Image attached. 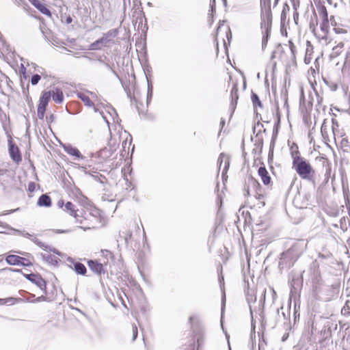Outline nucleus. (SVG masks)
Listing matches in <instances>:
<instances>
[{
	"instance_id": "obj_50",
	"label": "nucleus",
	"mask_w": 350,
	"mask_h": 350,
	"mask_svg": "<svg viewBox=\"0 0 350 350\" xmlns=\"http://www.w3.org/2000/svg\"><path fill=\"white\" fill-rule=\"evenodd\" d=\"M132 332H133L132 340L134 341L137 338V334H138V329H137V327L136 326V325H132Z\"/></svg>"
},
{
	"instance_id": "obj_47",
	"label": "nucleus",
	"mask_w": 350,
	"mask_h": 350,
	"mask_svg": "<svg viewBox=\"0 0 350 350\" xmlns=\"http://www.w3.org/2000/svg\"><path fill=\"white\" fill-rule=\"evenodd\" d=\"M343 67L350 68V51H348L346 53V57H345Z\"/></svg>"
},
{
	"instance_id": "obj_60",
	"label": "nucleus",
	"mask_w": 350,
	"mask_h": 350,
	"mask_svg": "<svg viewBox=\"0 0 350 350\" xmlns=\"http://www.w3.org/2000/svg\"><path fill=\"white\" fill-rule=\"evenodd\" d=\"M318 256H319V258H329L332 256V254L327 253V254H323L319 253Z\"/></svg>"
},
{
	"instance_id": "obj_43",
	"label": "nucleus",
	"mask_w": 350,
	"mask_h": 350,
	"mask_svg": "<svg viewBox=\"0 0 350 350\" xmlns=\"http://www.w3.org/2000/svg\"><path fill=\"white\" fill-rule=\"evenodd\" d=\"M41 77L38 74H35L31 76V83L32 85H36L38 83L39 81L40 80Z\"/></svg>"
},
{
	"instance_id": "obj_44",
	"label": "nucleus",
	"mask_w": 350,
	"mask_h": 350,
	"mask_svg": "<svg viewBox=\"0 0 350 350\" xmlns=\"http://www.w3.org/2000/svg\"><path fill=\"white\" fill-rule=\"evenodd\" d=\"M101 252L103 254V256H105L107 258V260H108L109 258V259H113V254L110 251H109V250H102ZM107 262H108V260L104 261V263L107 264Z\"/></svg>"
},
{
	"instance_id": "obj_25",
	"label": "nucleus",
	"mask_w": 350,
	"mask_h": 350,
	"mask_svg": "<svg viewBox=\"0 0 350 350\" xmlns=\"http://www.w3.org/2000/svg\"><path fill=\"white\" fill-rule=\"evenodd\" d=\"M343 47L344 43L342 42H340L336 46H334L329 55V59L332 60L338 57L341 54Z\"/></svg>"
},
{
	"instance_id": "obj_54",
	"label": "nucleus",
	"mask_w": 350,
	"mask_h": 350,
	"mask_svg": "<svg viewBox=\"0 0 350 350\" xmlns=\"http://www.w3.org/2000/svg\"><path fill=\"white\" fill-rule=\"evenodd\" d=\"M14 300L13 298L10 297L8 299H1L0 298V305H5L9 302H12L13 304L12 301Z\"/></svg>"
},
{
	"instance_id": "obj_52",
	"label": "nucleus",
	"mask_w": 350,
	"mask_h": 350,
	"mask_svg": "<svg viewBox=\"0 0 350 350\" xmlns=\"http://www.w3.org/2000/svg\"><path fill=\"white\" fill-rule=\"evenodd\" d=\"M265 295H266V290L264 289L261 293V297L260 298V304H262V307L264 306L265 301Z\"/></svg>"
},
{
	"instance_id": "obj_46",
	"label": "nucleus",
	"mask_w": 350,
	"mask_h": 350,
	"mask_svg": "<svg viewBox=\"0 0 350 350\" xmlns=\"http://www.w3.org/2000/svg\"><path fill=\"white\" fill-rule=\"evenodd\" d=\"M334 31L337 34H345L347 33V30L343 29L342 27L337 25L333 28Z\"/></svg>"
},
{
	"instance_id": "obj_13",
	"label": "nucleus",
	"mask_w": 350,
	"mask_h": 350,
	"mask_svg": "<svg viewBox=\"0 0 350 350\" xmlns=\"http://www.w3.org/2000/svg\"><path fill=\"white\" fill-rule=\"evenodd\" d=\"M272 22L270 21H261L260 22V27L262 29H264L262 31V48L264 49L267 44L269 38L271 33V28Z\"/></svg>"
},
{
	"instance_id": "obj_14",
	"label": "nucleus",
	"mask_w": 350,
	"mask_h": 350,
	"mask_svg": "<svg viewBox=\"0 0 350 350\" xmlns=\"http://www.w3.org/2000/svg\"><path fill=\"white\" fill-rule=\"evenodd\" d=\"M67 260L72 264V266L70 265V267L77 274L85 275L86 273L87 269L83 263L75 261L71 257H68Z\"/></svg>"
},
{
	"instance_id": "obj_11",
	"label": "nucleus",
	"mask_w": 350,
	"mask_h": 350,
	"mask_svg": "<svg viewBox=\"0 0 350 350\" xmlns=\"http://www.w3.org/2000/svg\"><path fill=\"white\" fill-rule=\"evenodd\" d=\"M271 0H260L261 21L272 22Z\"/></svg>"
},
{
	"instance_id": "obj_34",
	"label": "nucleus",
	"mask_w": 350,
	"mask_h": 350,
	"mask_svg": "<svg viewBox=\"0 0 350 350\" xmlns=\"http://www.w3.org/2000/svg\"><path fill=\"white\" fill-rule=\"evenodd\" d=\"M277 313H278L279 318L282 315L284 320H285V321L289 320V318H290L289 308H286V311H284V308L282 306L280 308L277 309Z\"/></svg>"
},
{
	"instance_id": "obj_63",
	"label": "nucleus",
	"mask_w": 350,
	"mask_h": 350,
	"mask_svg": "<svg viewBox=\"0 0 350 350\" xmlns=\"http://www.w3.org/2000/svg\"><path fill=\"white\" fill-rule=\"evenodd\" d=\"M289 46H290V49H291V51L293 54L295 53V46L294 45V44L292 42H289Z\"/></svg>"
},
{
	"instance_id": "obj_2",
	"label": "nucleus",
	"mask_w": 350,
	"mask_h": 350,
	"mask_svg": "<svg viewBox=\"0 0 350 350\" xmlns=\"http://www.w3.org/2000/svg\"><path fill=\"white\" fill-rule=\"evenodd\" d=\"M307 243L304 240L296 241L291 247L280 254L278 269L280 272L290 269L306 250Z\"/></svg>"
},
{
	"instance_id": "obj_56",
	"label": "nucleus",
	"mask_w": 350,
	"mask_h": 350,
	"mask_svg": "<svg viewBox=\"0 0 350 350\" xmlns=\"http://www.w3.org/2000/svg\"><path fill=\"white\" fill-rule=\"evenodd\" d=\"M46 250H49L50 252H53L54 254L61 256H62V253L58 251L57 249H55V247H52L51 246L49 245V247Z\"/></svg>"
},
{
	"instance_id": "obj_20",
	"label": "nucleus",
	"mask_w": 350,
	"mask_h": 350,
	"mask_svg": "<svg viewBox=\"0 0 350 350\" xmlns=\"http://www.w3.org/2000/svg\"><path fill=\"white\" fill-rule=\"evenodd\" d=\"M90 269L94 273L100 275L104 273L103 265L96 260H90L88 262Z\"/></svg>"
},
{
	"instance_id": "obj_37",
	"label": "nucleus",
	"mask_w": 350,
	"mask_h": 350,
	"mask_svg": "<svg viewBox=\"0 0 350 350\" xmlns=\"http://www.w3.org/2000/svg\"><path fill=\"white\" fill-rule=\"evenodd\" d=\"M77 96L78 98H80L85 103V105L89 107L93 105V103L91 101L89 96L85 94L79 92L78 93Z\"/></svg>"
},
{
	"instance_id": "obj_61",
	"label": "nucleus",
	"mask_w": 350,
	"mask_h": 350,
	"mask_svg": "<svg viewBox=\"0 0 350 350\" xmlns=\"http://www.w3.org/2000/svg\"><path fill=\"white\" fill-rule=\"evenodd\" d=\"M55 116L53 114H51L49 116H46V120L48 122L51 123L55 120Z\"/></svg>"
},
{
	"instance_id": "obj_29",
	"label": "nucleus",
	"mask_w": 350,
	"mask_h": 350,
	"mask_svg": "<svg viewBox=\"0 0 350 350\" xmlns=\"http://www.w3.org/2000/svg\"><path fill=\"white\" fill-rule=\"evenodd\" d=\"M301 197H303V200H301V207H306L308 205L310 204V201L311 198V195L309 193H299L298 196L296 197L295 200L297 201L299 200Z\"/></svg>"
},
{
	"instance_id": "obj_59",
	"label": "nucleus",
	"mask_w": 350,
	"mask_h": 350,
	"mask_svg": "<svg viewBox=\"0 0 350 350\" xmlns=\"http://www.w3.org/2000/svg\"><path fill=\"white\" fill-rule=\"evenodd\" d=\"M131 237H132V233H131V232L129 231L126 233V236L124 237V240H125V242L126 244L129 243V240L131 238Z\"/></svg>"
},
{
	"instance_id": "obj_57",
	"label": "nucleus",
	"mask_w": 350,
	"mask_h": 350,
	"mask_svg": "<svg viewBox=\"0 0 350 350\" xmlns=\"http://www.w3.org/2000/svg\"><path fill=\"white\" fill-rule=\"evenodd\" d=\"M36 184L33 182H30L28 185V191L29 192H33L35 191Z\"/></svg>"
},
{
	"instance_id": "obj_4",
	"label": "nucleus",
	"mask_w": 350,
	"mask_h": 350,
	"mask_svg": "<svg viewBox=\"0 0 350 350\" xmlns=\"http://www.w3.org/2000/svg\"><path fill=\"white\" fill-rule=\"evenodd\" d=\"M243 191L245 196H253L262 206H265V192L260 183L252 176H248L245 179Z\"/></svg>"
},
{
	"instance_id": "obj_21",
	"label": "nucleus",
	"mask_w": 350,
	"mask_h": 350,
	"mask_svg": "<svg viewBox=\"0 0 350 350\" xmlns=\"http://www.w3.org/2000/svg\"><path fill=\"white\" fill-rule=\"evenodd\" d=\"M224 157H226V159H225V161H224V169H223V171H222V178L223 180L225 179V174H226L228 168H229V166H230V161H229V158L228 157L226 156V154L224 153H221L219 154V157L218 158V160H217V163L219 165V168L221 167V164L223 163V159Z\"/></svg>"
},
{
	"instance_id": "obj_12",
	"label": "nucleus",
	"mask_w": 350,
	"mask_h": 350,
	"mask_svg": "<svg viewBox=\"0 0 350 350\" xmlns=\"http://www.w3.org/2000/svg\"><path fill=\"white\" fill-rule=\"evenodd\" d=\"M303 285V279L301 275L294 276L290 283L291 292L290 297H295L300 291Z\"/></svg>"
},
{
	"instance_id": "obj_45",
	"label": "nucleus",
	"mask_w": 350,
	"mask_h": 350,
	"mask_svg": "<svg viewBox=\"0 0 350 350\" xmlns=\"http://www.w3.org/2000/svg\"><path fill=\"white\" fill-rule=\"evenodd\" d=\"M246 299H247V303L250 304V312L252 314V310L250 304L252 302H254L256 301V297L252 294L247 293V295L246 296Z\"/></svg>"
},
{
	"instance_id": "obj_38",
	"label": "nucleus",
	"mask_w": 350,
	"mask_h": 350,
	"mask_svg": "<svg viewBox=\"0 0 350 350\" xmlns=\"http://www.w3.org/2000/svg\"><path fill=\"white\" fill-rule=\"evenodd\" d=\"M251 99H252L253 106L254 108H256V106H258L260 107H262V104L258 96L253 92H252Z\"/></svg>"
},
{
	"instance_id": "obj_19",
	"label": "nucleus",
	"mask_w": 350,
	"mask_h": 350,
	"mask_svg": "<svg viewBox=\"0 0 350 350\" xmlns=\"http://www.w3.org/2000/svg\"><path fill=\"white\" fill-rule=\"evenodd\" d=\"M258 175L265 185H269L271 183V178L265 166H261L258 170Z\"/></svg>"
},
{
	"instance_id": "obj_27",
	"label": "nucleus",
	"mask_w": 350,
	"mask_h": 350,
	"mask_svg": "<svg viewBox=\"0 0 350 350\" xmlns=\"http://www.w3.org/2000/svg\"><path fill=\"white\" fill-rule=\"evenodd\" d=\"M39 206L49 207L51 206V199L47 194L41 195L37 202Z\"/></svg>"
},
{
	"instance_id": "obj_41",
	"label": "nucleus",
	"mask_w": 350,
	"mask_h": 350,
	"mask_svg": "<svg viewBox=\"0 0 350 350\" xmlns=\"http://www.w3.org/2000/svg\"><path fill=\"white\" fill-rule=\"evenodd\" d=\"M103 45V43L102 41H100V39H98L95 42H92L90 45V50H98L101 49V46Z\"/></svg>"
},
{
	"instance_id": "obj_6",
	"label": "nucleus",
	"mask_w": 350,
	"mask_h": 350,
	"mask_svg": "<svg viewBox=\"0 0 350 350\" xmlns=\"http://www.w3.org/2000/svg\"><path fill=\"white\" fill-rule=\"evenodd\" d=\"M309 281L311 283L312 291L324 283L317 261L312 262L309 267Z\"/></svg>"
},
{
	"instance_id": "obj_15",
	"label": "nucleus",
	"mask_w": 350,
	"mask_h": 350,
	"mask_svg": "<svg viewBox=\"0 0 350 350\" xmlns=\"http://www.w3.org/2000/svg\"><path fill=\"white\" fill-rule=\"evenodd\" d=\"M230 109H231L232 112L233 113L235 110L237 100L239 99V94H238V84L237 83H233L232 90L230 91Z\"/></svg>"
},
{
	"instance_id": "obj_24",
	"label": "nucleus",
	"mask_w": 350,
	"mask_h": 350,
	"mask_svg": "<svg viewBox=\"0 0 350 350\" xmlns=\"http://www.w3.org/2000/svg\"><path fill=\"white\" fill-rule=\"evenodd\" d=\"M51 97L57 104H61L64 100V94L61 89L55 88L51 90Z\"/></svg>"
},
{
	"instance_id": "obj_39",
	"label": "nucleus",
	"mask_w": 350,
	"mask_h": 350,
	"mask_svg": "<svg viewBox=\"0 0 350 350\" xmlns=\"http://www.w3.org/2000/svg\"><path fill=\"white\" fill-rule=\"evenodd\" d=\"M91 177H92L94 180L98 181L101 184H104L107 181L106 177L100 174L99 172L97 174H91Z\"/></svg>"
},
{
	"instance_id": "obj_5",
	"label": "nucleus",
	"mask_w": 350,
	"mask_h": 350,
	"mask_svg": "<svg viewBox=\"0 0 350 350\" xmlns=\"http://www.w3.org/2000/svg\"><path fill=\"white\" fill-rule=\"evenodd\" d=\"M189 323H191V327L193 330V340H196L197 342V350H200L204 344V328L198 322V318L195 316L189 317Z\"/></svg>"
},
{
	"instance_id": "obj_22",
	"label": "nucleus",
	"mask_w": 350,
	"mask_h": 350,
	"mask_svg": "<svg viewBox=\"0 0 350 350\" xmlns=\"http://www.w3.org/2000/svg\"><path fill=\"white\" fill-rule=\"evenodd\" d=\"M320 29H321V31H322L323 33V36L321 37V38L323 40H327L328 38V34H329V18H324V19H322V21L320 24Z\"/></svg>"
},
{
	"instance_id": "obj_30",
	"label": "nucleus",
	"mask_w": 350,
	"mask_h": 350,
	"mask_svg": "<svg viewBox=\"0 0 350 350\" xmlns=\"http://www.w3.org/2000/svg\"><path fill=\"white\" fill-rule=\"evenodd\" d=\"M0 50L2 53H6L7 54L12 53V49L11 46L3 38V36H0Z\"/></svg>"
},
{
	"instance_id": "obj_8",
	"label": "nucleus",
	"mask_w": 350,
	"mask_h": 350,
	"mask_svg": "<svg viewBox=\"0 0 350 350\" xmlns=\"http://www.w3.org/2000/svg\"><path fill=\"white\" fill-rule=\"evenodd\" d=\"M5 261L10 265H20L23 267H30L32 262L27 258L18 255L10 254L5 258Z\"/></svg>"
},
{
	"instance_id": "obj_64",
	"label": "nucleus",
	"mask_w": 350,
	"mask_h": 350,
	"mask_svg": "<svg viewBox=\"0 0 350 350\" xmlns=\"http://www.w3.org/2000/svg\"><path fill=\"white\" fill-rule=\"evenodd\" d=\"M316 95H317V100L318 104L320 105L322 103V101L323 100V98L322 96H319V94H318L317 92H316Z\"/></svg>"
},
{
	"instance_id": "obj_26",
	"label": "nucleus",
	"mask_w": 350,
	"mask_h": 350,
	"mask_svg": "<svg viewBox=\"0 0 350 350\" xmlns=\"http://www.w3.org/2000/svg\"><path fill=\"white\" fill-rule=\"evenodd\" d=\"M316 7L321 19L329 18L328 12L326 7L324 5V1H319L317 3H316Z\"/></svg>"
},
{
	"instance_id": "obj_23",
	"label": "nucleus",
	"mask_w": 350,
	"mask_h": 350,
	"mask_svg": "<svg viewBox=\"0 0 350 350\" xmlns=\"http://www.w3.org/2000/svg\"><path fill=\"white\" fill-rule=\"evenodd\" d=\"M41 256L44 261L53 266H57L60 260L57 257L51 254H41Z\"/></svg>"
},
{
	"instance_id": "obj_42",
	"label": "nucleus",
	"mask_w": 350,
	"mask_h": 350,
	"mask_svg": "<svg viewBox=\"0 0 350 350\" xmlns=\"http://www.w3.org/2000/svg\"><path fill=\"white\" fill-rule=\"evenodd\" d=\"M31 240L34 243H36L38 246H39L40 247L46 250L49 247V245L45 244L44 243H42V241H40L39 239H38L36 237H31Z\"/></svg>"
},
{
	"instance_id": "obj_9",
	"label": "nucleus",
	"mask_w": 350,
	"mask_h": 350,
	"mask_svg": "<svg viewBox=\"0 0 350 350\" xmlns=\"http://www.w3.org/2000/svg\"><path fill=\"white\" fill-rule=\"evenodd\" d=\"M24 276L26 279L35 284L42 290L44 294L47 295L46 282L39 274L29 273L25 274Z\"/></svg>"
},
{
	"instance_id": "obj_58",
	"label": "nucleus",
	"mask_w": 350,
	"mask_h": 350,
	"mask_svg": "<svg viewBox=\"0 0 350 350\" xmlns=\"http://www.w3.org/2000/svg\"><path fill=\"white\" fill-rule=\"evenodd\" d=\"M46 300V297L45 295H41L36 299H33V301L35 302H40V301H44Z\"/></svg>"
},
{
	"instance_id": "obj_40",
	"label": "nucleus",
	"mask_w": 350,
	"mask_h": 350,
	"mask_svg": "<svg viewBox=\"0 0 350 350\" xmlns=\"http://www.w3.org/2000/svg\"><path fill=\"white\" fill-rule=\"evenodd\" d=\"M350 301H346L344 306L341 310V314L344 316L348 317L350 315V306H349Z\"/></svg>"
},
{
	"instance_id": "obj_28",
	"label": "nucleus",
	"mask_w": 350,
	"mask_h": 350,
	"mask_svg": "<svg viewBox=\"0 0 350 350\" xmlns=\"http://www.w3.org/2000/svg\"><path fill=\"white\" fill-rule=\"evenodd\" d=\"M40 29L44 39L52 44L55 45L57 42L53 38V36L51 31L45 27H41Z\"/></svg>"
},
{
	"instance_id": "obj_53",
	"label": "nucleus",
	"mask_w": 350,
	"mask_h": 350,
	"mask_svg": "<svg viewBox=\"0 0 350 350\" xmlns=\"http://www.w3.org/2000/svg\"><path fill=\"white\" fill-rule=\"evenodd\" d=\"M18 233L20 235L24 237H26V238H28L29 239H31V237H33V235L29 234V232H26V231H20V230H18Z\"/></svg>"
},
{
	"instance_id": "obj_7",
	"label": "nucleus",
	"mask_w": 350,
	"mask_h": 350,
	"mask_svg": "<svg viewBox=\"0 0 350 350\" xmlns=\"http://www.w3.org/2000/svg\"><path fill=\"white\" fill-rule=\"evenodd\" d=\"M51 98V92L44 91L42 92L40 97L39 104L38 106V117L39 119L42 120L44 118L46 107Z\"/></svg>"
},
{
	"instance_id": "obj_18",
	"label": "nucleus",
	"mask_w": 350,
	"mask_h": 350,
	"mask_svg": "<svg viewBox=\"0 0 350 350\" xmlns=\"http://www.w3.org/2000/svg\"><path fill=\"white\" fill-rule=\"evenodd\" d=\"M63 148L67 154L71 156H73L77 159L83 158L80 151L77 148L72 146L71 144H64L63 146Z\"/></svg>"
},
{
	"instance_id": "obj_3",
	"label": "nucleus",
	"mask_w": 350,
	"mask_h": 350,
	"mask_svg": "<svg viewBox=\"0 0 350 350\" xmlns=\"http://www.w3.org/2000/svg\"><path fill=\"white\" fill-rule=\"evenodd\" d=\"M340 291L339 284L327 285L323 283L312 291L313 297L319 301H330L338 297Z\"/></svg>"
},
{
	"instance_id": "obj_16",
	"label": "nucleus",
	"mask_w": 350,
	"mask_h": 350,
	"mask_svg": "<svg viewBox=\"0 0 350 350\" xmlns=\"http://www.w3.org/2000/svg\"><path fill=\"white\" fill-rule=\"evenodd\" d=\"M321 160L322 161L323 167L325 170L324 180L323 183V185H324L327 183L329 180L332 172V164L327 158L322 157Z\"/></svg>"
},
{
	"instance_id": "obj_62",
	"label": "nucleus",
	"mask_w": 350,
	"mask_h": 350,
	"mask_svg": "<svg viewBox=\"0 0 350 350\" xmlns=\"http://www.w3.org/2000/svg\"><path fill=\"white\" fill-rule=\"evenodd\" d=\"M109 109L110 111H108V113L111 115V116L113 117V115H116V116H118L116 111L113 107H110Z\"/></svg>"
},
{
	"instance_id": "obj_10",
	"label": "nucleus",
	"mask_w": 350,
	"mask_h": 350,
	"mask_svg": "<svg viewBox=\"0 0 350 350\" xmlns=\"http://www.w3.org/2000/svg\"><path fill=\"white\" fill-rule=\"evenodd\" d=\"M8 152L11 159L16 163L18 164L22 161V156L21 151L17 145L13 142V139L8 140Z\"/></svg>"
},
{
	"instance_id": "obj_17",
	"label": "nucleus",
	"mask_w": 350,
	"mask_h": 350,
	"mask_svg": "<svg viewBox=\"0 0 350 350\" xmlns=\"http://www.w3.org/2000/svg\"><path fill=\"white\" fill-rule=\"evenodd\" d=\"M118 30L113 29L104 33L100 39V41L103 43V46H106L107 44L109 43L113 39L118 35Z\"/></svg>"
},
{
	"instance_id": "obj_36",
	"label": "nucleus",
	"mask_w": 350,
	"mask_h": 350,
	"mask_svg": "<svg viewBox=\"0 0 350 350\" xmlns=\"http://www.w3.org/2000/svg\"><path fill=\"white\" fill-rule=\"evenodd\" d=\"M35 8H36L41 13H42L44 15H46V16L51 15L50 10L41 1L38 3L37 5Z\"/></svg>"
},
{
	"instance_id": "obj_48",
	"label": "nucleus",
	"mask_w": 350,
	"mask_h": 350,
	"mask_svg": "<svg viewBox=\"0 0 350 350\" xmlns=\"http://www.w3.org/2000/svg\"><path fill=\"white\" fill-rule=\"evenodd\" d=\"M138 16L137 17V22L139 20V25H138V27H139L140 25H142L143 24V19L145 18V15H144V13L143 11H139L138 13H137Z\"/></svg>"
},
{
	"instance_id": "obj_31",
	"label": "nucleus",
	"mask_w": 350,
	"mask_h": 350,
	"mask_svg": "<svg viewBox=\"0 0 350 350\" xmlns=\"http://www.w3.org/2000/svg\"><path fill=\"white\" fill-rule=\"evenodd\" d=\"M118 79L120 81L122 85L125 92L126 93L128 98H129L131 99V103L132 104L133 103H135L137 105V100H136L134 96H131V90L129 88V83H124L120 78Z\"/></svg>"
},
{
	"instance_id": "obj_32",
	"label": "nucleus",
	"mask_w": 350,
	"mask_h": 350,
	"mask_svg": "<svg viewBox=\"0 0 350 350\" xmlns=\"http://www.w3.org/2000/svg\"><path fill=\"white\" fill-rule=\"evenodd\" d=\"M64 210L68 212L71 216H73L75 217H77V211L75 210V206L71 202H67L66 203L65 208Z\"/></svg>"
},
{
	"instance_id": "obj_33",
	"label": "nucleus",
	"mask_w": 350,
	"mask_h": 350,
	"mask_svg": "<svg viewBox=\"0 0 350 350\" xmlns=\"http://www.w3.org/2000/svg\"><path fill=\"white\" fill-rule=\"evenodd\" d=\"M147 83H148V91H147L146 103H147V105H148L149 103H150L152 97L153 85H152L151 81L148 77H147Z\"/></svg>"
},
{
	"instance_id": "obj_1",
	"label": "nucleus",
	"mask_w": 350,
	"mask_h": 350,
	"mask_svg": "<svg viewBox=\"0 0 350 350\" xmlns=\"http://www.w3.org/2000/svg\"><path fill=\"white\" fill-rule=\"evenodd\" d=\"M298 150L292 152L293 168L295 169L299 177L310 182L314 188L317 186V174L310 163L304 157L299 155Z\"/></svg>"
},
{
	"instance_id": "obj_55",
	"label": "nucleus",
	"mask_w": 350,
	"mask_h": 350,
	"mask_svg": "<svg viewBox=\"0 0 350 350\" xmlns=\"http://www.w3.org/2000/svg\"><path fill=\"white\" fill-rule=\"evenodd\" d=\"M329 23H330L331 26L333 27V28L338 25L334 16H330L329 18Z\"/></svg>"
},
{
	"instance_id": "obj_51",
	"label": "nucleus",
	"mask_w": 350,
	"mask_h": 350,
	"mask_svg": "<svg viewBox=\"0 0 350 350\" xmlns=\"http://www.w3.org/2000/svg\"><path fill=\"white\" fill-rule=\"evenodd\" d=\"M81 168L83 169V171L84 172V173L85 174H88L91 176V174H97L98 173L97 171L94 170V168L93 169H90V170H87L86 167H81Z\"/></svg>"
},
{
	"instance_id": "obj_35",
	"label": "nucleus",
	"mask_w": 350,
	"mask_h": 350,
	"mask_svg": "<svg viewBox=\"0 0 350 350\" xmlns=\"http://www.w3.org/2000/svg\"><path fill=\"white\" fill-rule=\"evenodd\" d=\"M100 64L105 65L108 69H109L111 72L118 78L120 79V76L117 73V72L113 69V64H109V62H105L103 59L100 57L98 59Z\"/></svg>"
},
{
	"instance_id": "obj_49",
	"label": "nucleus",
	"mask_w": 350,
	"mask_h": 350,
	"mask_svg": "<svg viewBox=\"0 0 350 350\" xmlns=\"http://www.w3.org/2000/svg\"><path fill=\"white\" fill-rule=\"evenodd\" d=\"M3 128L6 135V137H8V140L12 139V133L10 129H9V126L4 124L3 125Z\"/></svg>"
}]
</instances>
